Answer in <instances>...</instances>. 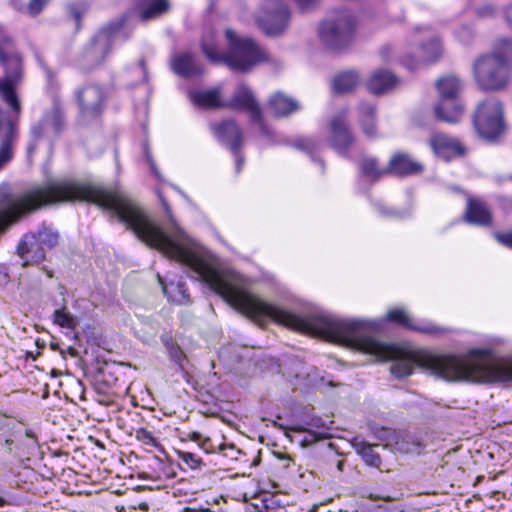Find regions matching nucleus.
I'll list each match as a JSON object with an SVG mask.
<instances>
[{"label":"nucleus","mask_w":512,"mask_h":512,"mask_svg":"<svg viewBox=\"0 0 512 512\" xmlns=\"http://www.w3.org/2000/svg\"><path fill=\"white\" fill-rule=\"evenodd\" d=\"M203 280L232 307L253 319L269 317L293 330L317 335L374 356L393 360L391 373L397 378L412 374L418 366L447 382L495 383L512 381V361L492 357L489 350L473 349L465 355H439L408 346L386 344L359 332L367 326L359 319L303 318L262 300L244 289L243 277L219 269L203 259Z\"/></svg>","instance_id":"nucleus-1"},{"label":"nucleus","mask_w":512,"mask_h":512,"mask_svg":"<svg viewBox=\"0 0 512 512\" xmlns=\"http://www.w3.org/2000/svg\"><path fill=\"white\" fill-rule=\"evenodd\" d=\"M225 38L228 43L226 53L218 48L212 36L203 40V52L211 62H224L234 71L246 72L267 60L265 51L252 39L239 36L231 28L225 30Z\"/></svg>","instance_id":"nucleus-2"},{"label":"nucleus","mask_w":512,"mask_h":512,"mask_svg":"<svg viewBox=\"0 0 512 512\" xmlns=\"http://www.w3.org/2000/svg\"><path fill=\"white\" fill-rule=\"evenodd\" d=\"M512 62V43L501 40L492 54L479 57L473 65L478 86L484 90H499L509 81V64Z\"/></svg>","instance_id":"nucleus-3"},{"label":"nucleus","mask_w":512,"mask_h":512,"mask_svg":"<svg viewBox=\"0 0 512 512\" xmlns=\"http://www.w3.org/2000/svg\"><path fill=\"white\" fill-rule=\"evenodd\" d=\"M356 30L357 21L354 15L347 10H341L324 20L319 36L326 47L337 50L354 40Z\"/></svg>","instance_id":"nucleus-4"},{"label":"nucleus","mask_w":512,"mask_h":512,"mask_svg":"<svg viewBox=\"0 0 512 512\" xmlns=\"http://www.w3.org/2000/svg\"><path fill=\"white\" fill-rule=\"evenodd\" d=\"M424 39V42L415 47H410L399 58L400 63L410 71L417 70L425 64L433 63L442 55L441 42L430 30L421 31L416 29L411 41L412 44H417Z\"/></svg>","instance_id":"nucleus-5"},{"label":"nucleus","mask_w":512,"mask_h":512,"mask_svg":"<svg viewBox=\"0 0 512 512\" xmlns=\"http://www.w3.org/2000/svg\"><path fill=\"white\" fill-rule=\"evenodd\" d=\"M0 40V64L4 66L6 73L5 79L0 81V97L14 112L19 113L21 105L13 82L21 74V58L8 38L1 34Z\"/></svg>","instance_id":"nucleus-6"},{"label":"nucleus","mask_w":512,"mask_h":512,"mask_svg":"<svg viewBox=\"0 0 512 512\" xmlns=\"http://www.w3.org/2000/svg\"><path fill=\"white\" fill-rule=\"evenodd\" d=\"M436 87L439 92V101L434 107L438 119L455 123L463 115V106L458 99L462 85L455 75H446L438 79Z\"/></svg>","instance_id":"nucleus-7"},{"label":"nucleus","mask_w":512,"mask_h":512,"mask_svg":"<svg viewBox=\"0 0 512 512\" xmlns=\"http://www.w3.org/2000/svg\"><path fill=\"white\" fill-rule=\"evenodd\" d=\"M474 125L478 134L488 140H496L505 130L503 108L501 103L493 98L479 104Z\"/></svg>","instance_id":"nucleus-8"},{"label":"nucleus","mask_w":512,"mask_h":512,"mask_svg":"<svg viewBox=\"0 0 512 512\" xmlns=\"http://www.w3.org/2000/svg\"><path fill=\"white\" fill-rule=\"evenodd\" d=\"M290 21V10L282 0H264L256 14L258 27L269 36L282 33Z\"/></svg>","instance_id":"nucleus-9"},{"label":"nucleus","mask_w":512,"mask_h":512,"mask_svg":"<svg viewBox=\"0 0 512 512\" xmlns=\"http://www.w3.org/2000/svg\"><path fill=\"white\" fill-rule=\"evenodd\" d=\"M76 98L81 114L94 117L103 111L106 94L99 85L86 84L77 91Z\"/></svg>","instance_id":"nucleus-10"},{"label":"nucleus","mask_w":512,"mask_h":512,"mask_svg":"<svg viewBox=\"0 0 512 512\" xmlns=\"http://www.w3.org/2000/svg\"><path fill=\"white\" fill-rule=\"evenodd\" d=\"M57 238V235L49 231L39 232L38 236H25L18 245V253L22 258L25 257V255H30L33 261H42L45 258V253L43 249L39 247L40 244L52 247L56 243Z\"/></svg>","instance_id":"nucleus-11"},{"label":"nucleus","mask_w":512,"mask_h":512,"mask_svg":"<svg viewBox=\"0 0 512 512\" xmlns=\"http://www.w3.org/2000/svg\"><path fill=\"white\" fill-rule=\"evenodd\" d=\"M430 146L434 153L444 160H450L464 153L463 147L456 139L441 133H436L432 136Z\"/></svg>","instance_id":"nucleus-12"},{"label":"nucleus","mask_w":512,"mask_h":512,"mask_svg":"<svg viewBox=\"0 0 512 512\" xmlns=\"http://www.w3.org/2000/svg\"><path fill=\"white\" fill-rule=\"evenodd\" d=\"M189 98L195 106L204 109L229 107L228 101L222 97V91L220 88L192 91L189 93Z\"/></svg>","instance_id":"nucleus-13"},{"label":"nucleus","mask_w":512,"mask_h":512,"mask_svg":"<svg viewBox=\"0 0 512 512\" xmlns=\"http://www.w3.org/2000/svg\"><path fill=\"white\" fill-rule=\"evenodd\" d=\"M229 107L243 108L248 110L254 118H261V110L249 87L239 84L234 92Z\"/></svg>","instance_id":"nucleus-14"},{"label":"nucleus","mask_w":512,"mask_h":512,"mask_svg":"<svg viewBox=\"0 0 512 512\" xmlns=\"http://www.w3.org/2000/svg\"><path fill=\"white\" fill-rule=\"evenodd\" d=\"M422 168V165L414 161L408 154L397 152L389 160L388 173L397 175L413 174L421 172Z\"/></svg>","instance_id":"nucleus-15"},{"label":"nucleus","mask_w":512,"mask_h":512,"mask_svg":"<svg viewBox=\"0 0 512 512\" xmlns=\"http://www.w3.org/2000/svg\"><path fill=\"white\" fill-rule=\"evenodd\" d=\"M399 79L388 70L375 71L368 81V88L374 94H383L394 89Z\"/></svg>","instance_id":"nucleus-16"},{"label":"nucleus","mask_w":512,"mask_h":512,"mask_svg":"<svg viewBox=\"0 0 512 512\" xmlns=\"http://www.w3.org/2000/svg\"><path fill=\"white\" fill-rule=\"evenodd\" d=\"M215 137L236 151L240 142V131L233 121H224L212 127Z\"/></svg>","instance_id":"nucleus-17"},{"label":"nucleus","mask_w":512,"mask_h":512,"mask_svg":"<svg viewBox=\"0 0 512 512\" xmlns=\"http://www.w3.org/2000/svg\"><path fill=\"white\" fill-rule=\"evenodd\" d=\"M172 69L178 75L191 77L203 72L202 68L196 63L194 57L189 53L177 54L172 59Z\"/></svg>","instance_id":"nucleus-18"},{"label":"nucleus","mask_w":512,"mask_h":512,"mask_svg":"<svg viewBox=\"0 0 512 512\" xmlns=\"http://www.w3.org/2000/svg\"><path fill=\"white\" fill-rule=\"evenodd\" d=\"M465 215L467 222L476 225H489L492 219L490 210L479 200H468Z\"/></svg>","instance_id":"nucleus-19"},{"label":"nucleus","mask_w":512,"mask_h":512,"mask_svg":"<svg viewBox=\"0 0 512 512\" xmlns=\"http://www.w3.org/2000/svg\"><path fill=\"white\" fill-rule=\"evenodd\" d=\"M331 141L336 149L347 148L352 142V137L342 116L335 117L331 121Z\"/></svg>","instance_id":"nucleus-20"},{"label":"nucleus","mask_w":512,"mask_h":512,"mask_svg":"<svg viewBox=\"0 0 512 512\" xmlns=\"http://www.w3.org/2000/svg\"><path fill=\"white\" fill-rule=\"evenodd\" d=\"M387 319L396 322L406 328L417 330L424 333L437 334L443 330L436 326H415L407 312L402 308H394L388 311Z\"/></svg>","instance_id":"nucleus-21"},{"label":"nucleus","mask_w":512,"mask_h":512,"mask_svg":"<svg viewBox=\"0 0 512 512\" xmlns=\"http://www.w3.org/2000/svg\"><path fill=\"white\" fill-rule=\"evenodd\" d=\"M269 105L277 117L288 116L299 108L296 101L280 92L270 98Z\"/></svg>","instance_id":"nucleus-22"},{"label":"nucleus","mask_w":512,"mask_h":512,"mask_svg":"<svg viewBox=\"0 0 512 512\" xmlns=\"http://www.w3.org/2000/svg\"><path fill=\"white\" fill-rule=\"evenodd\" d=\"M109 47L110 37L106 31H101L93 40L90 48L87 51V55L88 57L95 60V62H100L108 53Z\"/></svg>","instance_id":"nucleus-23"},{"label":"nucleus","mask_w":512,"mask_h":512,"mask_svg":"<svg viewBox=\"0 0 512 512\" xmlns=\"http://www.w3.org/2000/svg\"><path fill=\"white\" fill-rule=\"evenodd\" d=\"M360 82L359 75L355 71L341 72L333 80V89L336 93H348Z\"/></svg>","instance_id":"nucleus-24"},{"label":"nucleus","mask_w":512,"mask_h":512,"mask_svg":"<svg viewBox=\"0 0 512 512\" xmlns=\"http://www.w3.org/2000/svg\"><path fill=\"white\" fill-rule=\"evenodd\" d=\"M360 125L366 136L373 137L376 135L375 109L372 105L365 104L361 106Z\"/></svg>","instance_id":"nucleus-25"},{"label":"nucleus","mask_w":512,"mask_h":512,"mask_svg":"<svg viewBox=\"0 0 512 512\" xmlns=\"http://www.w3.org/2000/svg\"><path fill=\"white\" fill-rule=\"evenodd\" d=\"M355 451L361 455V457L364 459V461L374 467H379L381 464V459L379 455L374 451L375 447H378L377 445L372 446L366 442L363 441H354L352 443Z\"/></svg>","instance_id":"nucleus-26"},{"label":"nucleus","mask_w":512,"mask_h":512,"mask_svg":"<svg viewBox=\"0 0 512 512\" xmlns=\"http://www.w3.org/2000/svg\"><path fill=\"white\" fill-rule=\"evenodd\" d=\"M168 8L169 3L167 0H151L141 12V18L143 20L155 18L166 12Z\"/></svg>","instance_id":"nucleus-27"},{"label":"nucleus","mask_w":512,"mask_h":512,"mask_svg":"<svg viewBox=\"0 0 512 512\" xmlns=\"http://www.w3.org/2000/svg\"><path fill=\"white\" fill-rule=\"evenodd\" d=\"M361 170L366 177L372 180H376L388 173V167H379L374 158H365L361 164Z\"/></svg>","instance_id":"nucleus-28"},{"label":"nucleus","mask_w":512,"mask_h":512,"mask_svg":"<svg viewBox=\"0 0 512 512\" xmlns=\"http://www.w3.org/2000/svg\"><path fill=\"white\" fill-rule=\"evenodd\" d=\"M48 0H12L13 6L19 11H26L30 15L40 13Z\"/></svg>","instance_id":"nucleus-29"},{"label":"nucleus","mask_w":512,"mask_h":512,"mask_svg":"<svg viewBox=\"0 0 512 512\" xmlns=\"http://www.w3.org/2000/svg\"><path fill=\"white\" fill-rule=\"evenodd\" d=\"M53 321L55 324L73 330L76 322L74 317L66 311L65 308L56 309L53 313Z\"/></svg>","instance_id":"nucleus-30"},{"label":"nucleus","mask_w":512,"mask_h":512,"mask_svg":"<svg viewBox=\"0 0 512 512\" xmlns=\"http://www.w3.org/2000/svg\"><path fill=\"white\" fill-rule=\"evenodd\" d=\"M178 458L191 469H198L202 465V460L196 454L186 451H177Z\"/></svg>","instance_id":"nucleus-31"},{"label":"nucleus","mask_w":512,"mask_h":512,"mask_svg":"<svg viewBox=\"0 0 512 512\" xmlns=\"http://www.w3.org/2000/svg\"><path fill=\"white\" fill-rule=\"evenodd\" d=\"M135 437L138 441L142 442L145 445H149L152 447H158L159 443L157 439L154 437L151 431L146 428H139L136 430Z\"/></svg>","instance_id":"nucleus-32"},{"label":"nucleus","mask_w":512,"mask_h":512,"mask_svg":"<svg viewBox=\"0 0 512 512\" xmlns=\"http://www.w3.org/2000/svg\"><path fill=\"white\" fill-rule=\"evenodd\" d=\"M22 431H24L25 436L27 438H29L32 441L33 445L36 447L38 445V443H37V438H36L35 434L33 433V431L30 429H27V428H23V425L20 423H16L14 425V433L20 434Z\"/></svg>","instance_id":"nucleus-33"},{"label":"nucleus","mask_w":512,"mask_h":512,"mask_svg":"<svg viewBox=\"0 0 512 512\" xmlns=\"http://www.w3.org/2000/svg\"><path fill=\"white\" fill-rule=\"evenodd\" d=\"M495 238L501 244H503L509 248H512V232L496 233Z\"/></svg>","instance_id":"nucleus-34"},{"label":"nucleus","mask_w":512,"mask_h":512,"mask_svg":"<svg viewBox=\"0 0 512 512\" xmlns=\"http://www.w3.org/2000/svg\"><path fill=\"white\" fill-rule=\"evenodd\" d=\"M504 16H505V19H506L508 25L512 29V4L505 8Z\"/></svg>","instance_id":"nucleus-35"},{"label":"nucleus","mask_w":512,"mask_h":512,"mask_svg":"<svg viewBox=\"0 0 512 512\" xmlns=\"http://www.w3.org/2000/svg\"><path fill=\"white\" fill-rule=\"evenodd\" d=\"M301 9L310 8L317 0H295Z\"/></svg>","instance_id":"nucleus-36"},{"label":"nucleus","mask_w":512,"mask_h":512,"mask_svg":"<svg viewBox=\"0 0 512 512\" xmlns=\"http://www.w3.org/2000/svg\"><path fill=\"white\" fill-rule=\"evenodd\" d=\"M43 126L42 124H39L38 126H35L32 128V134L35 138L39 137L42 133Z\"/></svg>","instance_id":"nucleus-37"},{"label":"nucleus","mask_w":512,"mask_h":512,"mask_svg":"<svg viewBox=\"0 0 512 512\" xmlns=\"http://www.w3.org/2000/svg\"><path fill=\"white\" fill-rule=\"evenodd\" d=\"M242 165H243V160L240 158L239 155H236V168H237V171H240Z\"/></svg>","instance_id":"nucleus-38"},{"label":"nucleus","mask_w":512,"mask_h":512,"mask_svg":"<svg viewBox=\"0 0 512 512\" xmlns=\"http://www.w3.org/2000/svg\"><path fill=\"white\" fill-rule=\"evenodd\" d=\"M302 148L306 150H311L314 148V143L310 140H307L305 146H303Z\"/></svg>","instance_id":"nucleus-39"},{"label":"nucleus","mask_w":512,"mask_h":512,"mask_svg":"<svg viewBox=\"0 0 512 512\" xmlns=\"http://www.w3.org/2000/svg\"><path fill=\"white\" fill-rule=\"evenodd\" d=\"M159 283L162 285V291L165 295H167V287L164 285L162 278L160 275H157Z\"/></svg>","instance_id":"nucleus-40"},{"label":"nucleus","mask_w":512,"mask_h":512,"mask_svg":"<svg viewBox=\"0 0 512 512\" xmlns=\"http://www.w3.org/2000/svg\"><path fill=\"white\" fill-rule=\"evenodd\" d=\"M343 465H344V461L343 460H338L337 464H336L337 470L342 472L343 471Z\"/></svg>","instance_id":"nucleus-41"},{"label":"nucleus","mask_w":512,"mask_h":512,"mask_svg":"<svg viewBox=\"0 0 512 512\" xmlns=\"http://www.w3.org/2000/svg\"><path fill=\"white\" fill-rule=\"evenodd\" d=\"M390 51H391V48H389V47H385V48H383V49H382L381 53H382V55H383V57H384V58H388V56H387V55H385V53H388V52H390Z\"/></svg>","instance_id":"nucleus-42"},{"label":"nucleus","mask_w":512,"mask_h":512,"mask_svg":"<svg viewBox=\"0 0 512 512\" xmlns=\"http://www.w3.org/2000/svg\"><path fill=\"white\" fill-rule=\"evenodd\" d=\"M51 349L56 351L59 349V345L57 343H51Z\"/></svg>","instance_id":"nucleus-43"},{"label":"nucleus","mask_w":512,"mask_h":512,"mask_svg":"<svg viewBox=\"0 0 512 512\" xmlns=\"http://www.w3.org/2000/svg\"><path fill=\"white\" fill-rule=\"evenodd\" d=\"M5 444L8 446V450H10V445L12 444V440L11 439H6L5 440Z\"/></svg>","instance_id":"nucleus-44"},{"label":"nucleus","mask_w":512,"mask_h":512,"mask_svg":"<svg viewBox=\"0 0 512 512\" xmlns=\"http://www.w3.org/2000/svg\"><path fill=\"white\" fill-rule=\"evenodd\" d=\"M199 437H200V434H199V433L194 432V433H193V437H192V439L196 441V440H198V438H199Z\"/></svg>","instance_id":"nucleus-45"},{"label":"nucleus","mask_w":512,"mask_h":512,"mask_svg":"<svg viewBox=\"0 0 512 512\" xmlns=\"http://www.w3.org/2000/svg\"><path fill=\"white\" fill-rule=\"evenodd\" d=\"M451 111H452V106L451 105H447L446 108H445V112L450 113Z\"/></svg>","instance_id":"nucleus-46"},{"label":"nucleus","mask_w":512,"mask_h":512,"mask_svg":"<svg viewBox=\"0 0 512 512\" xmlns=\"http://www.w3.org/2000/svg\"><path fill=\"white\" fill-rule=\"evenodd\" d=\"M74 17H75V19L78 21V20H79V18H80V14H79V13H77V12H75V13H74Z\"/></svg>","instance_id":"nucleus-47"},{"label":"nucleus","mask_w":512,"mask_h":512,"mask_svg":"<svg viewBox=\"0 0 512 512\" xmlns=\"http://www.w3.org/2000/svg\"><path fill=\"white\" fill-rule=\"evenodd\" d=\"M183 512H193V511H192V509H190V508H185V509L183 510Z\"/></svg>","instance_id":"nucleus-48"},{"label":"nucleus","mask_w":512,"mask_h":512,"mask_svg":"<svg viewBox=\"0 0 512 512\" xmlns=\"http://www.w3.org/2000/svg\"><path fill=\"white\" fill-rule=\"evenodd\" d=\"M487 10L491 11L492 10V7L491 6H486L485 7Z\"/></svg>","instance_id":"nucleus-49"},{"label":"nucleus","mask_w":512,"mask_h":512,"mask_svg":"<svg viewBox=\"0 0 512 512\" xmlns=\"http://www.w3.org/2000/svg\"><path fill=\"white\" fill-rule=\"evenodd\" d=\"M228 449L231 451H235V448L233 446H230Z\"/></svg>","instance_id":"nucleus-50"}]
</instances>
